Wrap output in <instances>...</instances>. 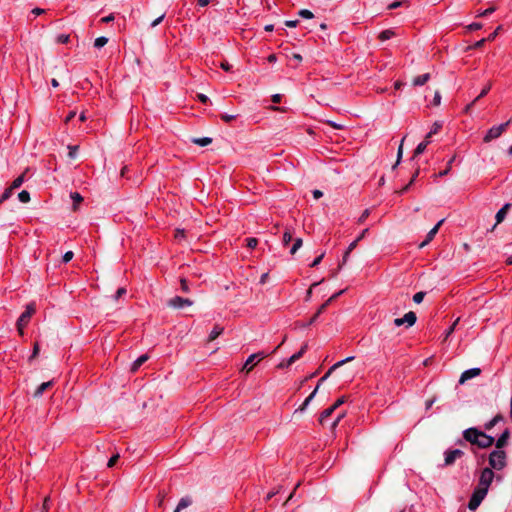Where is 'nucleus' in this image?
Segmentation results:
<instances>
[{"instance_id": "nucleus-1", "label": "nucleus", "mask_w": 512, "mask_h": 512, "mask_svg": "<svg viewBox=\"0 0 512 512\" xmlns=\"http://www.w3.org/2000/svg\"><path fill=\"white\" fill-rule=\"evenodd\" d=\"M495 475L491 468H484L479 477V482L477 487L474 489L471 498L468 503V508L470 510H476L481 502L486 497L489 487L494 479Z\"/></svg>"}, {"instance_id": "nucleus-10", "label": "nucleus", "mask_w": 512, "mask_h": 512, "mask_svg": "<svg viewBox=\"0 0 512 512\" xmlns=\"http://www.w3.org/2000/svg\"><path fill=\"white\" fill-rule=\"evenodd\" d=\"M353 359H354V357H353V356H349V357H347V358H345V359H343V360L338 361L337 363H335L333 366H331V367L329 368V370L325 373V375H324V376H322V377L320 378V380H319V382H318V384H317V385H319V386H320L321 384H323V383H324V381H326V380L329 378V376L332 374V372H333L335 369L339 368V367H340V366H342L344 363H347V362H349V361H352Z\"/></svg>"}, {"instance_id": "nucleus-55", "label": "nucleus", "mask_w": 512, "mask_h": 512, "mask_svg": "<svg viewBox=\"0 0 512 512\" xmlns=\"http://www.w3.org/2000/svg\"><path fill=\"white\" fill-rule=\"evenodd\" d=\"M257 244H258V241H257L256 238H248L247 239V246L249 248L253 249V248H255L257 246Z\"/></svg>"}, {"instance_id": "nucleus-11", "label": "nucleus", "mask_w": 512, "mask_h": 512, "mask_svg": "<svg viewBox=\"0 0 512 512\" xmlns=\"http://www.w3.org/2000/svg\"><path fill=\"white\" fill-rule=\"evenodd\" d=\"M353 359H354V357H353V356H349V357H347V358H345V359H343V360L338 361L337 363H335L333 366H331V367L329 368V370L325 373V375H324V376H322V377L320 378V380H319V382H318V384H317V385H319V386H320L321 384H323V383H324V381H326V380L329 378V376L332 374V372H333L335 369L339 368V367H340V366H342L344 363H347V362H349V361H352Z\"/></svg>"}, {"instance_id": "nucleus-49", "label": "nucleus", "mask_w": 512, "mask_h": 512, "mask_svg": "<svg viewBox=\"0 0 512 512\" xmlns=\"http://www.w3.org/2000/svg\"><path fill=\"white\" fill-rule=\"evenodd\" d=\"M458 322L459 318L456 319L455 322L447 329V331L445 332V338H448L453 333Z\"/></svg>"}, {"instance_id": "nucleus-13", "label": "nucleus", "mask_w": 512, "mask_h": 512, "mask_svg": "<svg viewBox=\"0 0 512 512\" xmlns=\"http://www.w3.org/2000/svg\"><path fill=\"white\" fill-rule=\"evenodd\" d=\"M480 373H481V370L479 368L468 369V370L464 371L461 374L460 379H459V383L463 384L467 380L472 379V378L478 376Z\"/></svg>"}, {"instance_id": "nucleus-43", "label": "nucleus", "mask_w": 512, "mask_h": 512, "mask_svg": "<svg viewBox=\"0 0 512 512\" xmlns=\"http://www.w3.org/2000/svg\"><path fill=\"white\" fill-rule=\"evenodd\" d=\"M69 39H70L69 35L60 34L57 36L56 41H57V43H60V44H66L69 42Z\"/></svg>"}, {"instance_id": "nucleus-28", "label": "nucleus", "mask_w": 512, "mask_h": 512, "mask_svg": "<svg viewBox=\"0 0 512 512\" xmlns=\"http://www.w3.org/2000/svg\"><path fill=\"white\" fill-rule=\"evenodd\" d=\"M441 128H442V122H440V121L434 122L430 131L427 133V138H431L434 134H437Z\"/></svg>"}, {"instance_id": "nucleus-5", "label": "nucleus", "mask_w": 512, "mask_h": 512, "mask_svg": "<svg viewBox=\"0 0 512 512\" xmlns=\"http://www.w3.org/2000/svg\"><path fill=\"white\" fill-rule=\"evenodd\" d=\"M416 320V314L413 311H409L403 317L394 319V325L398 327L406 325V327L409 328L416 323Z\"/></svg>"}, {"instance_id": "nucleus-63", "label": "nucleus", "mask_w": 512, "mask_h": 512, "mask_svg": "<svg viewBox=\"0 0 512 512\" xmlns=\"http://www.w3.org/2000/svg\"><path fill=\"white\" fill-rule=\"evenodd\" d=\"M441 102V95L439 92H436L433 98L434 105L438 106Z\"/></svg>"}, {"instance_id": "nucleus-14", "label": "nucleus", "mask_w": 512, "mask_h": 512, "mask_svg": "<svg viewBox=\"0 0 512 512\" xmlns=\"http://www.w3.org/2000/svg\"><path fill=\"white\" fill-rule=\"evenodd\" d=\"M444 219H441L427 234L426 239L419 245L420 248L425 247L437 234L440 226L443 224Z\"/></svg>"}, {"instance_id": "nucleus-15", "label": "nucleus", "mask_w": 512, "mask_h": 512, "mask_svg": "<svg viewBox=\"0 0 512 512\" xmlns=\"http://www.w3.org/2000/svg\"><path fill=\"white\" fill-rule=\"evenodd\" d=\"M510 206H511V204L506 203L500 210H498V212L496 213V216H495L496 223L491 228V231H493L496 228V226L498 224H500L505 219L507 211L509 210Z\"/></svg>"}, {"instance_id": "nucleus-34", "label": "nucleus", "mask_w": 512, "mask_h": 512, "mask_svg": "<svg viewBox=\"0 0 512 512\" xmlns=\"http://www.w3.org/2000/svg\"><path fill=\"white\" fill-rule=\"evenodd\" d=\"M302 244H303L302 239L301 238H296L294 240V243H293L291 249H290V253L292 255H294L301 248Z\"/></svg>"}, {"instance_id": "nucleus-24", "label": "nucleus", "mask_w": 512, "mask_h": 512, "mask_svg": "<svg viewBox=\"0 0 512 512\" xmlns=\"http://www.w3.org/2000/svg\"><path fill=\"white\" fill-rule=\"evenodd\" d=\"M430 79V74L425 73L422 75H419L413 79V85L414 86H422L424 85L428 80Z\"/></svg>"}, {"instance_id": "nucleus-59", "label": "nucleus", "mask_w": 512, "mask_h": 512, "mask_svg": "<svg viewBox=\"0 0 512 512\" xmlns=\"http://www.w3.org/2000/svg\"><path fill=\"white\" fill-rule=\"evenodd\" d=\"M481 28H482V24H481V23H479V22H474V23H472V24H470V25L468 26V29H469V30H472V31H474V30H480Z\"/></svg>"}, {"instance_id": "nucleus-27", "label": "nucleus", "mask_w": 512, "mask_h": 512, "mask_svg": "<svg viewBox=\"0 0 512 512\" xmlns=\"http://www.w3.org/2000/svg\"><path fill=\"white\" fill-rule=\"evenodd\" d=\"M336 409L333 408V406H330L329 408L325 409L321 415H320V423L321 424H324L325 421L332 415V413L335 411Z\"/></svg>"}, {"instance_id": "nucleus-60", "label": "nucleus", "mask_w": 512, "mask_h": 512, "mask_svg": "<svg viewBox=\"0 0 512 512\" xmlns=\"http://www.w3.org/2000/svg\"><path fill=\"white\" fill-rule=\"evenodd\" d=\"M165 17V14H162L161 16H159L157 19H155L152 23H151V27L154 28L156 27L157 25H159L163 19Z\"/></svg>"}, {"instance_id": "nucleus-37", "label": "nucleus", "mask_w": 512, "mask_h": 512, "mask_svg": "<svg viewBox=\"0 0 512 512\" xmlns=\"http://www.w3.org/2000/svg\"><path fill=\"white\" fill-rule=\"evenodd\" d=\"M500 420H502L501 415H496L493 419H491L488 423L485 424V429L490 430L494 427Z\"/></svg>"}, {"instance_id": "nucleus-18", "label": "nucleus", "mask_w": 512, "mask_h": 512, "mask_svg": "<svg viewBox=\"0 0 512 512\" xmlns=\"http://www.w3.org/2000/svg\"><path fill=\"white\" fill-rule=\"evenodd\" d=\"M53 385V381L43 382L40 384L37 389L35 390L33 397L39 398L42 396V394L51 386Z\"/></svg>"}, {"instance_id": "nucleus-61", "label": "nucleus", "mask_w": 512, "mask_h": 512, "mask_svg": "<svg viewBox=\"0 0 512 512\" xmlns=\"http://www.w3.org/2000/svg\"><path fill=\"white\" fill-rule=\"evenodd\" d=\"M343 416H344V414H343V413H341V414H339V415L336 417V419L331 423V428H332V429H334V428L338 425V423H339V422H340V420L343 418Z\"/></svg>"}, {"instance_id": "nucleus-44", "label": "nucleus", "mask_w": 512, "mask_h": 512, "mask_svg": "<svg viewBox=\"0 0 512 512\" xmlns=\"http://www.w3.org/2000/svg\"><path fill=\"white\" fill-rule=\"evenodd\" d=\"M236 118H237V115H234V114H227V113L221 114V119L223 121H225L226 123H229V122L235 120Z\"/></svg>"}, {"instance_id": "nucleus-19", "label": "nucleus", "mask_w": 512, "mask_h": 512, "mask_svg": "<svg viewBox=\"0 0 512 512\" xmlns=\"http://www.w3.org/2000/svg\"><path fill=\"white\" fill-rule=\"evenodd\" d=\"M308 348V344H304L300 351H298L297 353L293 354L288 360H287V366H290L292 365L294 362H296L297 360H299L302 355L306 352Z\"/></svg>"}, {"instance_id": "nucleus-58", "label": "nucleus", "mask_w": 512, "mask_h": 512, "mask_svg": "<svg viewBox=\"0 0 512 512\" xmlns=\"http://www.w3.org/2000/svg\"><path fill=\"white\" fill-rule=\"evenodd\" d=\"M298 23H299L298 20H286L284 22L285 26H287L289 28H295L298 25Z\"/></svg>"}, {"instance_id": "nucleus-31", "label": "nucleus", "mask_w": 512, "mask_h": 512, "mask_svg": "<svg viewBox=\"0 0 512 512\" xmlns=\"http://www.w3.org/2000/svg\"><path fill=\"white\" fill-rule=\"evenodd\" d=\"M71 199L73 200V209H77V205L82 202L83 197L78 192H72L70 194Z\"/></svg>"}, {"instance_id": "nucleus-30", "label": "nucleus", "mask_w": 512, "mask_h": 512, "mask_svg": "<svg viewBox=\"0 0 512 512\" xmlns=\"http://www.w3.org/2000/svg\"><path fill=\"white\" fill-rule=\"evenodd\" d=\"M428 144H429V141H423V142L419 143L414 151L413 157H416V156L422 154L426 150Z\"/></svg>"}, {"instance_id": "nucleus-62", "label": "nucleus", "mask_w": 512, "mask_h": 512, "mask_svg": "<svg viewBox=\"0 0 512 512\" xmlns=\"http://www.w3.org/2000/svg\"><path fill=\"white\" fill-rule=\"evenodd\" d=\"M324 257V254L322 253L320 256H318L317 258H315L313 260V262L310 264L311 267H316L320 262L321 260L323 259Z\"/></svg>"}, {"instance_id": "nucleus-38", "label": "nucleus", "mask_w": 512, "mask_h": 512, "mask_svg": "<svg viewBox=\"0 0 512 512\" xmlns=\"http://www.w3.org/2000/svg\"><path fill=\"white\" fill-rule=\"evenodd\" d=\"M18 199L20 202L22 203H28L30 201V194L28 191L26 190H22L19 194H18Z\"/></svg>"}, {"instance_id": "nucleus-3", "label": "nucleus", "mask_w": 512, "mask_h": 512, "mask_svg": "<svg viewBox=\"0 0 512 512\" xmlns=\"http://www.w3.org/2000/svg\"><path fill=\"white\" fill-rule=\"evenodd\" d=\"M511 122L512 119H509L505 123L491 127L483 138L484 142L488 143L494 139L499 138L502 135V133L507 129Z\"/></svg>"}, {"instance_id": "nucleus-4", "label": "nucleus", "mask_w": 512, "mask_h": 512, "mask_svg": "<svg viewBox=\"0 0 512 512\" xmlns=\"http://www.w3.org/2000/svg\"><path fill=\"white\" fill-rule=\"evenodd\" d=\"M35 312V304L30 303L26 306V310L20 315L17 321V328L20 335H23L24 327L28 324L31 316Z\"/></svg>"}, {"instance_id": "nucleus-17", "label": "nucleus", "mask_w": 512, "mask_h": 512, "mask_svg": "<svg viewBox=\"0 0 512 512\" xmlns=\"http://www.w3.org/2000/svg\"><path fill=\"white\" fill-rule=\"evenodd\" d=\"M193 500L191 496H185L180 499L174 512H181L183 509L189 507Z\"/></svg>"}, {"instance_id": "nucleus-51", "label": "nucleus", "mask_w": 512, "mask_h": 512, "mask_svg": "<svg viewBox=\"0 0 512 512\" xmlns=\"http://www.w3.org/2000/svg\"><path fill=\"white\" fill-rule=\"evenodd\" d=\"M13 191L14 189H12L11 187L7 188L2 194V200L9 199L12 196Z\"/></svg>"}, {"instance_id": "nucleus-2", "label": "nucleus", "mask_w": 512, "mask_h": 512, "mask_svg": "<svg viewBox=\"0 0 512 512\" xmlns=\"http://www.w3.org/2000/svg\"><path fill=\"white\" fill-rule=\"evenodd\" d=\"M489 467L491 470H502L506 467V453L503 450H493L489 455Z\"/></svg>"}, {"instance_id": "nucleus-35", "label": "nucleus", "mask_w": 512, "mask_h": 512, "mask_svg": "<svg viewBox=\"0 0 512 512\" xmlns=\"http://www.w3.org/2000/svg\"><path fill=\"white\" fill-rule=\"evenodd\" d=\"M318 389H319V385H317L315 387V389L313 390V392L305 399L304 403L302 404V407L300 408L301 410H304L308 406L310 401L315 397Z\"/></svg>"}, {"instance_id": "nucleus-32", "label": "nucleus", "mask_w": 512, "mask_h": 512, "mask_svg": "<svg viewBox=\"0 0 512 512\" xmlns=\"http://www.w3.org/2000/svg\"><path fill=\"white\" fill-rule=\"evenodd\" d=\"M393 36H394V31L391 29H387V30L382 31L379 34V39L381 41H386V40L391 39Z\"/></svg>"}, {"instance_id": "nucleus-57", "label": "nucleus", "mask_w": 512, "mask_h": 512, "mask_svg": "<svg viewBox=\"0 0 512 512\" xmlns=\"http://www.w3.org/2000/svg\"><path fill=\"white\" fill-rule=\"evenodd\" d=\"M501 29H502V26H501V25H500V26H498V27L496 28V30H495L493 33H491V34L487 37V40H488V41H492V40H494V39L496 38V36L498 35V33H499V31H500Z\"/></svg>"}, {"instance_id": "nucleus-22", "label": "nucleus", "mask_w": 512, "mask_h": 512, "mask_svg": "<svg viewBox=\"0 0 512 512\" xmlns=\"http://www.w3.org/2000/svg\"><path fill=\"white\" fill-rule=\"evenodd\" d=\"M148 355L147 354H144V355H141L139 356L136 360H134V362L132 363V366H131V370L133 372L137 371L142 364H144L147 360H148Z\"/></svg>"}, {"instance_id": "nucleus-33", "label": "nucleus", "mask_w": 512, "mask_h": 512, "mask_svg": "<svg viewBox=\"0 0 512 512\" xmlns=\"http://www.w3.org/2000/svg\"><path fill=\"white\" fill-rule=\"evenodd\" d=\"M291 240H292V232L289 228H286V230L283 234V237H282V244L284 246H287Z\"/></svg>"}, {"instance_id": "nucleus-26", "label": "nucleus", "mask_w": 512, "mask_h": 512, "mask_svg": "<svg viewBox=\"0 0 512 512\" xmlns=\"http://www.w3.org/2000/svg\"><path fill=\"white\" fill-rule=\"evenodd\" d=\"M357 244H358V241L356 239L349 244L347 250L345 251V253L343 255L342 265L347 262L350 253L356 248Z\"/></svg>"}, {"instance_id": "nucleus-25", "label": "nucleus", "mask_w": 512, "mask_h": 512, "mask_svg": "<svg viewBox=\"0 0 512 512\" xmlns=\"http://www.w3.org/2000/svg\"><path fill=\"white\" fill-rule=\"evenodd\" d=\"M223 330H224L223 327H221L219 325H215L208 336V340L214 341L218 336H220L223 333Z\"/></svg>"}, {"instance_id": "nucleus-7", "label": "nucleus", "mask_w": 512, "mask_h": 512, "mask_svg": "<svg viewBox=\"0 0 512 512\" xmlns=\"http://www.w3.org/2000/svg\"><path fill=\"white\" fill-rule=\"evenodd\" d=\"M192 304L193 302L190 299L180 296H175L168 301V305L175 309H181L185 306H191Z\"/></svg>"}, {"instance_id": "nucleus-9", "label": "nucleus", "mask_w": 512, "mask_h": 512, "mask_svg": "<svg viewBox=\"0 0 512 512\" xmlns=\"http://www.w3.org/2000/svg\"><path fill=\"white\" fill-rule=\"evenodd\" d=\"M481 433L482 431H479L476 428H468L463 432V436L466 441L477 445Z\"/></svg>"}, {"instance_id": "nucleus-29", "label": "nucleus", "mask_w": 512, "mask_h": 512, "mask_svg": "<svg viewBox=\"0 0 512 512\" xmlns=\"http://www.w3.org/2000/svg\"><path fill=\"white\" fill-rule=\"evenodd\" d=\"M192 142L201 147H204L209 145L212 142V139L209 137L193 138Z\"/></svg>"}, {"instance_id": "nucleus-39", "label": "nucleus", "mask_w": 512, "mask_h": 512, "mask_svg": "<svg viewBox=\"0 0 512 512\" xmlns=\"http://www.w3.org/2000/svg\"><path fill=\"white\" fill-rule=\"evenodd\" d=\"M23 182H24V175L22 174V175L18 176V177H17V178L12 182V184H11V186H10V187H11L12 189H14V190H15V189L19 188V187L23 184Z\"/></svg>"}, {"instance_id": "nucleus-8", "label": "nucleus", "mask_w": 512, "mask_h": 512, "mask_svg": "<svg viewBox=\"0 0 512 512\" xmlns=\"http://www.w3.org/2000/svg\"><path fill=\"white\" fill-rule=\"evenodd\" d=\"M464 452L460 449H454V450H447L445 452V459H444V465L450 466L452 465L456 459L462 457Z\"/></svg>"}, {"instance_id": "nucleus-23", "label": "nucleus", "mask_w": 512, "mask_h": 512, "mask_svg": "<svg viewBox=\"0 0 512 512\" xmlns=\"http://www.w3.org/2000/svg\"><path fill=\"white\" fill-rule=\"evenodd\" d=\"M508 438L509 431L505 430L496 441L497 450H501V448L506 445Z\"/></svg>"}, {"instance_id": "nucleus-36", "label": "nucleus", "mask_w": 512, "mask_h": 512, "mask_svg": "<svg viewBox=\"0 0 512 512\" xmlns=\"http://www.w3.org/2000/svg\"><path fill=\"white\" fill-rule=\"evenodd\" d=\"M108 42V38L105 37V36H100L98 38L95 39L94 41V46L96 48H102L103 46H105Z\"/></svg>"}, {"instance_id": "nucleus-45", "label": "nucleus", "mask_w": 512, "mask_h": 512, "mask_svg": "<svg viewBox=\"0 0 512 512\" xmlns=\"http://www.w3.org/2000/svg\"><path fill=\"white\" fill-rule=\"evenodd\" d=\"M425 297V292H417L416 294H414L413 296V301L416 303V304H420L423 299Z\"/></svg>"}, {"instance_id": "nucleus-54", "label": "nucleus", "mask_w": 512, "mask_h": 512, "mask_svg": "<svg viewBox=\"0 0 512 512\" xmlns=\"http://www.w3.org/2000/svg\"><path fill=\"white\" fill-rule=\"evenodd\" d=\"M74 254L72 251H67L64 255H63V262L64 263H68L72 258H73Z\"/></svg>"}, {"instance_id": "nucleus-20", "label": "nucleus", "mask_w": 512, "mask_h": 512, "mask_svg": "<svg viewBox=\"0 0 512 512\" xmlns=\"http://www.w3.org/2000/svg\"><path fill=\"white\" fill-rule=\"evenodd\" d=\"M308 348V344H304L300 351H298L297 353L293 354L288 360H287V366H290L292 365L294 362H296L297 360H299L302 355L306 352Z\"/></svg>"}, {"instance_id": "nucleus-42", "label": "nucleus", "mask_w": 512, "mask_h": 512, "mask_svg": "<svg viewBox=\"0 0 512 512\" xmlns=\"http://www.w3.org/2000/svg\"><path fill=\"white\" fill-rule=\"evenodd\" d=\"M403 142H404V138L401 140V143H400V145L398 147L397 161H396V164L394 165V167H396L400 163V160L402 158V155H403Z\"/></svg>"}, {"instance_id": "nucleus-52", "label": "nucleus", "mask_w": 512, "mask_h": 512, "mask_svg": "<svg viewBox=\"0 0 512 512\" xmlns=\"http://www.w3.org/2000/svg\"><path fill=\"white\" fill-rule=\"evenodd\" d=\"M68 149H69V157L70 158H75L76 157V154H77V150H78V146H68Z\"/></svg>"}, {"instance_id": "nucleus-41", "label": "nucleus", "mask_w": 512, "mask_h": 512, "mask_svg": "<svg viewBox=\"0 0 512 512\" xmlns=\"http://www.w3.org/2000/svg\"><path fill=\"white\" fill-rule=\"evenodd\" d=\"M491 83L489 82L480 92V94L475 98V101H478L479 99H481L482 97L486 96L488 94V92L490 91L491 89Z\"/></svg>"}, {"instance_id": "nucleus-40", "label": "nucleus", "mask_w": 512, "mask_h": 512, "mask_svg": "<svg viewBox=\"0 0 512 512\" xmlns=\"http://www.w3.org/2000/svg\"><path fill=\"white\" fill-rule=\"evenodd\" d=\"M298 15L304 19H312L314 17V14L308 9H301Z\"/></svg>"}, {"instance_id": "nucleus-50", "label": "nucleus", "mask_w": 512, "mask_h": 512, "mask_svg": "<svg viewBox=\"0 0 512 512\" xmlns=\"http://www.w3.org/2000/svg\"><path fill=\"white\" fill-rule=\"evenodd\" d=\"M119 457H120V456H119V454H118V453H117V454H115V455H113V456L109 459V461H108V463H107V466H108L109 468H112V467L116 464V462L118 461Z\"/></svg>"}, {"instance_id": "nucleus-16", "label": "nucleus", "mask_w": 512, "mask_h": 512, "mask_svg": "<svg viewBox=\"0 0 512 512\" xmlns=\"http://www.w3.org/2000/svg\"><path fill=\"white\" fill-rule=\"evenodd\" d=\"M494 443V438L492 436H489L485 434L484 432L481 433L477 446L480 448H487L490 447Z\"/></svg>"}, {"instance_id": "nucleus-46", "label": "nucleus", "mask_w": 512, "mask_h": 512, "mask_svg": "<svg viewBox=\"0 0 512 512\" xmlns=\"http://www.w3.org/2000/svg\"><path fill=\"white\" fill-rule=\"evenodd\" d=\"M407 1L406 0H397V1H394L392 2L389 6H388V9H396V8H399L401 6H403Z\"/></svg>"}, {"instance_id": "nucleus-56", "label": "nucleus", "mask_w": 512, "mask_h": 512, "mask_svg": "<svg viewBox=\"0 0 512 512\" xmlns=\"http://www.w3.org/2000/svg\"><path fill=\"white\" fill-rule=\"evenodd\" d=\"M369 214H370L369 209H365L363 211L362 215L358 218V223H363L366 220V218L369 216Z\"/></svg>"}, {"instance_id": "nucleus-48", "label": "nucleus", "mask_w": 512, "mask_h": 512, "mask_svg": "<svg viewBox=\"0 0 512 512\" xmlns=\"http://www.w3.org/2000/svg\"><path fill=\"white\" fill-rule=\"evenodd\" d=\"M127 293V290L124 287L119 288L115 295L113 296L114 300H118L120 297L125 295Z\"/></svg>"}, {"instance_id": "nucleus-6", "label": "nucleus", "mask_w": 512, "mask_h": 512, "mask_svg": "<svg viewBox=\"0 0 512 512\" xmlns=\"http://www.w3.org/2000/svg\"><path fill=\"white\" fill-rule=\"evenodd\" d=\"M266 356H267V354L265 352H258V353L251 354L247 358L246 362L244 363V365L242 367V371H246L247 373H249L252 370L253 365L255 364V361L259 362L262 359H264Z\"/></svg>"}, {"instance_id": "nucleus-21", "label": "nucleus", "mask_w": 512, "mask_h": 512, "mask_svg": "<svg viewBox=\"0 0 512 512\" xmlns=\"http://www.w3.org/2000/svg\"><path fill=\"white\" fill-rule=\"evenodd\" d=\"M308 348V344H304L300 351H298L297 353L293 354L288 360H287V366H290L292 365L294 362H296L297 360H299L302 355L306 352Z\"/></svg>"}, {"instance_id": "nucleus-12", "label": "nucleus", "mask_w": 512, "mask_h": 512, "mask_svg": "<svg viewBox=\"0 0 512 512\" xmlns=\"http://www.w3.org/2000/svg\"><path fill=\"white\" fill-rule=\"evenodd\" d=\"M353 359H354V357H353V356H349V357H347V358H345V359H343V360L338 361L337 363H335L333 366H331V367L329 368V370L325 373V375H324V376H322V377L320 378V380H319V382H318V384H317V385H319V386H320L321 384H323V383H324V381H326V380L329 378V376L332 374V372H333L335 369L339 368V367H340V366H342L344 363H347V362H349V361H352Z\"/></svg>"}, {"instance_id": "nucleus-53", "label": "nucleus", "mask_w": 512, "mask_h": 512, "mask_svg": "<svg viewBox=\"0 0 512 512\" xmlns=\"http://www.w3.org/2000/svg\"><path fill=\"white\" fill-rule=\"evenodd\" d=\"M39 351H40L39 344L35 343L29 360H32L33 358L37 357V355L39 354Z\"/></svg>"}, {"instance_id": "nucleus-64", "label": "nucleus", "mask_w": 512, "mask_h": 512, "mask_svg": "<svg viewBox=\"0 0 512 512\" xmlns=\"http://www.w3.org/2000/svg\"><path fill=\"white\" fill-rule=\"evenodd\" d=\"M181 289L184 291V292H188L189 291V287H188V284H187V281L186 279L182 278L181 281Z\"/></svg>"}, {"instance_id": "nucleus-47", "label": "nucleus", "mask_w": 512, "mask_h": 512, "mask_svg": "<svg viewBox=\"0 0 512 512\" xmlns=\"http://www.w3.org/2000/svg\"><path fill=\"white\" fill-rule=\"evenodd\" d=\"M495 10H496L495 7H490L488 9L483 10V11H479L477 16L485 17V16H488V15L492 14Z\"/></svg>"}]
</instances>
